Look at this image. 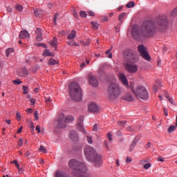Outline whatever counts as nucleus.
<instances>
[{
	"label": "nucleus",
	"mask_w": 177,
	"mask_h": 177,
	"mask_svg": "<svg viewBox=\"0 0 177 177\" xmlns=\"http://www.w3.org/2000/svg\"><path fill=\"white\" fill-rule=\"evenodd\" d=\"M156 24L153 21H147L142 24L140 29L136 26H133L131 30V35L136 39L139 38H147L151 37L157 32V31H162L168 26V18L165 15L159 16L156 18Z\"/></svg>",
	"instance_id": "obj_1"
},
{
	"label": "nucleus",
	"mask_w": 177,
	"mask_h": 177,
	"mask_svg": "<svg viewBox=\"0 0 177 177\" xmlns=\"http://www.w3.org/2000/svg\"><path fill=\"white\" fill-rule=\"evenodd\" d=\"M84 154L86 158L89 162H93L96 167H101L103 165V159L102 155L97 153L95 149L91 146H87L84 148Z\"/></svg>",
	"instance_id": "obj_2"
},
{
	"label": "nucleus",
	"mask_w": 177,
	"mask_h": 177,
	"mask_svg": "<svg viewBox=\"0 0 177 177\" xmlns=\"http://www.w3.org/2000/svg\"><path fill=\"white\" fill-rule=\"evenodd\" d=\"M124 56L126 62H127V63L124 64L126 71L131 73H136L138 71V66L133 64V63H136L138 59H136L133 51L132 50H128L124 53Z\"/></svg>",
	"instance_id": "obj_3"
},
{
	"label": "nucleus",
	"mask_w": 177,
	"mask_h": 177,
	"mask_svg": "<svg viewBox=\"0 0 177 177\" xmlns=\"http://www.w3.org/2000/svg\"><path fill=\"white\" fill-rule=\"evenodd\" d=\"M121 95V87L116 83H111L106 89V97L109 100H115Z\"/></svg>",
	"instance_id": "obj_4"
},
{
	"label": "nucleus",
	"mask_w": 177,
	"mask_h": 177,
	"mask_svg": "<svg viewBox=\"0 0 177 177\" xmlns=\"http://www.w3.org/2000/svg\"><path fill=\"white\" fill-rule=\"evenodd\" d=\"M69 95L75 102H80L82 100V90L80 85L76 82L71 83L69 86Z\"/></svg>",
	"instance_id": "obj_5"
},
{
	"label": "nucleus",
	"mask_w": 177,
	"mask_h": 177,
	"mask_svg": "<svg viewBox=\"0 0 177 177\" xmlns=\"http://www.w3.org/2000/svg\"><path fill=\"white\" fill-rule=\"evenodd\" d=\"M131 91L138 100H146L149 97V93L143 86H138L136 88H131Z\"/></svg>",
	"instance_id": "obj_6"
},
{
	"label": "nucleus",
	"mask_w": 177,
	"mask_h": 177,
	"mask_svg": "<svg viewBox=\"0 0 177 177\" xmlns=\"http://www.w3.org/2000/svg\"><path fill=\"white\" fill-rule=\"evenodd\" d=\"M138 50L142 57L145 60H150V55H149V53H147V48L145 47L143 45H138Z\"/></svg>",
	"instance_id": "obj_7"
},
{
	"label": "nucleus",
	"mask_w": 177,
	"mask_h": 177,
	"mask_svg": "<svg viewBox=\"0 0 177 177\" xmlns=\"http://www.w3.org/2000/svg\"><path fill=\"white\" fill-rule=\"evenodd\" d=\"M77 130L80 132H82V133H86V130L84 127V118L80 117L77 119V124L76 125Z\"/></svg>",
	"instance_id": "obj_8"
},
{
	"label": "nucleus",
	"mask_w": 177,
	"mask_h": 177,
	"mask_svg": "<svg viewBox=\"0 0 177 177\" xmlns=\"http://www.w3.org/2000/svg\"><path fill=\"white\" fill-rule=\"evenodd\" d=\"M65 115L63 113L59 114L57 120V127L60 129L66 128Z\"/></svg>",
	"instance_id": "obj_9"
},
{
	"label": "nucleus",
	"mask_w": 177,
	"mask_h": 177,
	"mask_svg": "<svg viewBox=\"0 0 177 177\" xmlns=\"http://www.w3.org/2000/svg\"><path fill=\"white\" fill-rule=\"evenodd\" d=\"M99 110H100L99 106H97V104H96V103L91 102L88 104V111L90 113H97V111H99Z\"/></svg>",
	"instance_id": "obj_10"
},
{
	"label": "nucleus",
	"mask_w": 177,
	"mask_h": 177,
	"mask_svg": "<svg viewBox=\"0 0 177 177\" xmlns=\"http://www.w3.org/2000/svg\"><path fill=\"white\" fill-rule=\"evenodd\" d=\"M119 80L122 83V85L125 88H128L129 86L128 85V80H127V76L124 75L123 73H119L118 74Z\"/></svg>",
	"instance_id": "obj_11"
},
{
	"label": "nucleus",
	"mask_w": 177,
	"mask_h": 177,
	"mask_svg": "<svg viewBox=\"0 0 177 177\" xmlns=\"http://www.w3.org/2000/svg\"><path fill=\"white\" fill-rule=\"evenodd\" d=\"M89 84L91 86H94L96 88L97 85H99V82H97V79L95 77V76L90 75L88 78Z\"/></svg>",
	"instance_id": "obj_12"
},
{
	"label": "nucleus",
	"mask_w": 177,
	"mask_h": 177,
	"mask_svg": "<svg viewBox=\"0 0 177 177\" xmlns=\"http://www.w3.org/2000/svg\"><path fill=\"white\" fill-rule=\"evenodd\" d=\"M36 40L38 41V42H41V41H42V31L41 30V28H37L36 29Z\"/></svg>",
	"instance_id": "obj_13"
},
{
	"label": "nucleus",
	"mask_w": 177,
	"mask_h": 177,
	"mask_svg": "<svg viewBox=\"0 0 177 177\" xmlns=\"http://www.w3.org/2000/svg\"><path fill=\"white\" fill-rule=\"evenodd\" d=\"M30 38V33L27 30H22L19 34V39H26Z\"/></svg>",
	"instance_id": "obj_14"
},
{
	"label": "nucleus",
	"mask_w": 177,
	"mask_h": 177,
	"mask_svg": "<svg viewBox=\"0 0 177 177\" xmlns=\"http://www.w3.org/2000/svg\"><path fill=\"white\" fill-rule=\"evenodd\" d=\"M125 17H127V13L125 12H123L119 15L118 21H120V26H122V23H124V20H125Z\"/></svg>",
	"instance_id": "obj_15"
},
{
	"label": "nucleus",
	"mask_w": 177,
	"mask_h": 177,
	"mask_svg": "<svg viewBox=\"0 0 177 177\" xmlns=\"http://www.w3.org/2000/svg\"><path fill=\"white\" fill-rule=\"evenodd\" d=\"M70 138L72 140H77L78 138V133L75 131H71L70 134Z\"/></svg>",
	"instance_id": "obj_16"
},
{
	"label": "nucleus",
	"mask_w": 177,
	"mask_h": 177,
	"mask_svg": "<svg viewBox=\"0 0 177 177\" xmlns=\"http://www.w3.org/2000/svg\"><path fill=\"white\" fill-rule=\"evenodd\" d=\"M124 100L127 102H132L133 100V95L131 93H127L124 97Z\"/></svg>",
	"instance_id": "obj_17"
},
{
	"label": "nucleus",
	"mask_w": 177,
	"mask_h": 177,
	"mask_svg": "<svg viewBox=\"0 0 177 177\" xmlns=\"http://www.w3.org/2000/svg\"><path fill=\"white\" fill-rule=\"evenodd\" d=\"M139 139H140V138L136 137L135 140L133 141L132 144L131 145L130 151H132V150H133V148L135 147V146H136V144L138 143V142H139Z\"/></svg>",
	"instance_id": "obj_18"
},
{
	"label": "nucleus",
	"mask_w": 177,
	"mask_h": 177,
	"mask_svg": "<svg viewBox=\"0 0 177 177\" xmlns=\"http://www.w3.org/2000/svg\"><path fill=\"white\" fill-rule=\"evenodd\" d=\"M73 120H74V117L73 115H67L66 118H64V121L66 124L68 122H73Z\"/></svg>",
	"instance_id": "obj_19"
},
{
	"label": "nucleus",
	"mask_w": 177,
	"mask_h": 177,
	"mask_svg": "<svg viewBox=\"0 0 177 177\" xmlns=\"http://www.w3.org/2000/svg\"><path fill=\"white\" fill-rule=\"evenodd\" d=\"M48 64L49 66H55V64H59V61L54 59L53 58H50L48 60Z\"/></svg>",
	"instance_id": "obj_20"
},
{
	"label": "nucleus",
	"mask_w": 177,
	"mask_h": 177,
	"mask_svg": "<svg viewBox=\"0 0 177 177\" xmlns=\"http://www.w3.org/2000/svg\"><path fill=\"white\" fill-rule=\"evenodd\" d=\"M51 46H54L55 48H57V45L59 43L57 42V39L56 37H53V40L50 41Z\"/></svg>",
	"instance_id": "obj_21"
},
{
	"label": "nucleus",
	"mask_w": 177,
	"mask_h": 177,
	"mask_svg": "<svg viewBox=\"0 0 177 177\" xmlns=\"http://www.w3.org/2000/svg\"><path fill=\"white\" fill-rule=\"evenodd\" d=\"M75 30H72L71 33L69 35H68V39H74V38H75Z\"/></svg>",
	"instance_id": "obj_22"
},
{
	"label": "nucleus",
	"mask_w": 177,
	"mask_h": 177,
	"mask_svg": "<svg viewBox=\"0 0 177 177\" xmlns=\"http://www.w3.org/2000/svg\"><path fill=\"white\" fill-rule=\"evenodd\" d=\"M176 129V126L175 125H171L170 126L168 129H167V132L169 133H172V132H174L175 130Z\"/></svg>",
	"instance_id": "obj_23"
},
{
	"label": "nucleus",
	"mask_w": 177,
	"mask_h": 177,
	"mask_svg": "<svg viewBox=\"0 0 177 177\" xmlns=\"http://www.w3.org/2000/svg\"><path fill=\"white\" fill-rule=\"evenodd\" d=\"M55 177H66V174L62 171H57L55 173Z\"/></svg>",
	"instance_id": "obj_24"
},
{
	"label": "nucleus",
	"mask_w": 177,
	"mask_h": 177,
	"mask_svg": "<svg viewBox=\"0 0 177 177\" xmlns=\"http://www.w3.org/2000/svg\"><path fill=\"white\" fill-rule=\"evenodd\" d=\"M92 28L93 30H98L99 29V24L96 22H91Z\"/></svg>",
	"instance_id": "obj_25"
},
{
	"label": "nucleus",
	"mask_w": 177,
	"mask_h": 177,
	"mask_svg": "<svg viewBox=\"0 0 177 177\" xmlns=\"http://www.w3.org/2000/svg\"><path fill=\"white\" fill-rule=\"evenodd\" d=\"M15 10H17V12H22L23 11V6L20 4H17L15 6Z\"/></svg>",
	"instance_id": "obj_26"
},
{
	"label": "nucleus",
	"mask_w": 177,
	"mask_h": 177,
	"mask_svg": "<svg viewBox=\"0 0 177 177\" xmlns=\"http://www.w3.org/2000/svg\"><path fill=\"white\" fill-rule=\"evenodd\" d=\"M12 84L15 85H20V84H23V82H21L20 79H17L12 81Z\"/></svg>",
	"instance_id": "obj_27"
},
{
	"label": "nucleus",
	"mask_w": 177,
	"mask_h": 177,
	"mask_svg": "<svg viewBox=\"0 0 177 177\" xmlns=\"http://www.w3.org/2000/svg\"><path fill=\"white\" fill-rule=\"evenodd\" d=\"M12 52H13V48H8L6 50V56L7 57H9V55H10V53H12Z\"/></svg>",
	"instance_id": "obj_28"
},
{
	"label": "nucleus",
	"mask_w": 177,
	"mask_h": 177,
	"mask_svg": "<svg viewBox=\"0 0 177 177\" xmlns=\"http://www.w3.org/2000/svg\"><path fill=\"white\" fill-rule=\"evenodd\" d=\"M111 50H112V49L110 48V49H109L108 50H106V51L105 52L106 55H108V57H109V59H111V57H113V54L111 53Z\"/></svg>",
	"instance_id": "obj_29"
},
{
	"label": "nucleus",
	"mask_w": 177,
	"mask_h": 177,
	"mask_svg": "<svg viewBox=\"0 0 177 177\" xmlns=\"http://www.w3.org/2000/svg\"><path fill=\"white\" fill-rule=\"evenodd\" d=\"M23 88V93L24 95H27V93H28V87L27 86H22Z\"/></svg>",
	"instance_id": "obj_30"
},
{
	"label": "nucleus",
	"mask_w": 177,
	"mask_h": 177,
	"mask_svg": "<svg viewBox=\"0 0 177 177\" xmlns=\"http://www.w3.org/2000/svg\"><path fill=\"white\" fill-rule=\"evenodd\" d=\"M44 56H53L49 51V50H45L43 53Z\"/></svg>",
	"instance_id": "obj_31"
},
{
	"label": "nucleus",
	"mask_w": 177,
	"mask_h": 177,
	"mask_svg": "<svg viewBox=\"0 0 177 177\" xmlns=\"http://www.w3.org/2000/svg\"><path fill=\"white\" fill-rule=\"evenodd\" d=\"M133 6H135V2L133 1H130L127 4V8H133Z\"/></svg>",
	"instance_id": "obj_32"
},
{
	"label": "nucleus",
	"mask_w": 177,
	"mask_h": 177,
	"mask_svg": "<svg viewBox=\"0 0 177 177\" xmlns=\"http://www.w3.org/2000/svg\"><path fill=\"white\" fill-rule=\"evenodd\" d=\"M39 151H41V153H46L47 150L46 148H45V147L41 145L39 149Z\"/></svg>",
	"instance_id": "obj_33"
},
{
	"label": "nucleus",
	"mask_w": 177,
	"mask_h": 177,
	"mask_svg": "<svg viewBox=\"0 0 177 177\" xmlns=\"http://www.w3.org/2000/svg\"><path fill=\"white\" fill-rule=\"evenodd\" d=\"M166 98L171 104H174V98H171V97L168 95H166Z\"/></svg>",
	"instance_id": "obj_34"
},
{
	"label": "nucleus",
	"mask_w": 177,
	"mask_h": 177,
	"mask_svg": "<svg viewBox=\"0 0 177 177\" xmlns=\"http://www.w3.org/2000/svg\"><path fill=\"white\" fill-rule=\"evenodd\" d=\"M22 73H23V76L24 77H26V75H28V71H27V68H24L23 70H22Z\"/></svg>",
	"instance_id": "obj_35"
},
{
	"label": "nucleus",
	"mask_w": 177,
	"mask_h": 177,
	"mask_svg": "<svg viewBox=\"0 0 177 177\" xmlns=\"http://www.w3.org/2000/svg\"><path fill=\"white\" fill-rule=\"evenodd\" d=\"M80 17H86V16H88V15L84 11H80Z\"/></svg>",
	"instance_id": "obj_36"
},
{
	"label": "nucleus",
	"mask_w": 177,
	"mask_h": 177,
	"mask_svg": "<svg viewBox=\"0 0 177 177\" xmlns=\"http://www.w3.org/2000/svg\"><path fill=\"white\" fill-rule=\"evenodd\" d=\"M33 115H34V118H35V119L36 120L39 119V116H38V111H35L33 113Z\"/></svg>",
	"instance_id": "obj_37"
},
{
	"label": "nucleus",
	"mask_w": 177,
	"mask_h": 177,
	"mask_svg": "<svg viewBox=\"0 0 177 177\" xmlns=\"http://www.w3.org/2000/svg\"><path fill=\"white\" fill-rule=\"evenodd\" d=\"M82 44L85 46H88L91 44V39H87L86 41L82 42Z\"/></svg>",
	"instance_id": "obj_38"
},
{
	"label": "nucleus",
	"mask_w": 177,
	"mask_h": 177,
	"mask_svg": "<svg viewBox=\"0 0 177 177\" xmlns=\"http://www.w3.org/2000/svg\"><path fill=\"white\" fill-rule=\"evenodd\" d=\"M177 15V7L171 12V16L175 17Z\"/></svg>",
	"instance_id": "obj_39"
},
{
	"label": "nucleus",
	"mask_w": 177,
	"mask_h": 177,
	"mask_svg": "<svg viewBox=\"0 0 177 177\" xmlns=\"http://www.w3.org/2000/svg\"><path fill=\"white\" fill-rule=\"evenodd\" d=\"M86 139H87L88 143H89L90 145L93 143V140H92V137L87 136Z\"/></svg>",
	"instance_id": "obj_40"
},
{
	"label": "nucleus",
	"mask_w": 177,
	"mask_h": 177,
	"mask_svg": "<svg viewBox=\"0 0 177 177\" xmlns=\"http://www.w3.org/2000/svg\"><path fill=\"white\" fill-rule=\"evenodd\" d=\"M102 21L104 23V21H109V17L107 16H102Z\"/></svg>",
	"instance_id": "obj_41"
},
{
	"label": "nucleus",
	"mask_w": 177,
	"mask_h": 177,
	"mask_svg": "<svg viewBox=\"0 0 177 177\" xmlns=\"http://www.w3.org/2000/svg\"><path fill=\"white\" fill-rule=\"evenodd\" d=\"M64 35H66V32H64V30L58 33V37H59V38L64 37Z\"/></svg>",
	"instance_id": "obj_42"
},
{
	"label": "nucleus",
	"mask_w": 177,
	"mask_h": 177,
	"mask_svg": "<svg viewBox=\"0 0 177 177\" xmlns=\"http://www.w3.org/2000/svg\"><path fill=\"white\" fill-rule=\"evenodd\" d=\"M127 123V121H119L118 122V124L120 125V127H124L125 124Z\"/></svg>",
	"instance_id": "obj_43"
},
{
	"label": "nucleus",
	"mask_w": 177,
	"mask_h": 177,
	"mask_svg": "<svg viewBox=\"0 0 177 177\" xmlns=\"http://www.w3.org/2000/svg\"><path fill=\"white\" fill-rule=\"evenodd\" d=\"M122 26V25H120V24H118V25L115 28L116 32H120V29L121 28Z\"/></svg>",
	"instance_id": "obj_44"
},
{
	"label": "nucleus",
	"mask_w": 177,
	"mask_h": 177,
	"mask_svg": "<svg viewBox=\"0 0 177 177\" xmlns=\"http://www.w3.org/2000/svg\"><path fill=\"white\" fill-rule=\"evenodd\" d=\"M150 167H151V163H147V164L144 165L145 169H149V168H150Z\"/></svg>",
	"instance_id": "obj_45"
},
{
	"label": "nucleus",
	"mask_w": 177,
	"mask_h": 177,
	"mask_svg": "<svg viewBox=\"0 0 177 177\" xmlns=\"http://www.w3.org/2000/svg\"><path fill=\"white\" fill-rule=\"evenodd\" d=\"M106 136H107V138L109 139V142H111V140H113V138H111V133H108Z\"/></svg>",
	"instance_id": "obj_46"
},
{
	"label": "nucleus",
	"mask_w": 177,
	"mask_h": 177,
	"mask_svg": "<svg viewBox=\"0 0 177 177\" xmlns=\"http://www.w3.org/2000/svg\"><path fill=\"white\" fill-rule=\"evenodd\" d=\"M37 46H42V48H47L46 44H42V43H38V44H37Z\"/></svg>",
	"instance_id": "obj_47"
},
{
	"label": "nucleus",
	"mask_w": 177,
	"mask_h": 177,
	"mask_svg": "<svg viewBox=\"0 0 177 177\" xmlns=\"http://www.w3.org/2000/svg\"><path fill=\"white\" fill-rule=\"evenodd\" d=\"M11 164H15V167H17V168H19L20 167L19 165V163L17 162V160H14V161L11 162Z\"/></svg>",
	"instance_id": "obj_48"
},
{
	"label": "nucleus",
	"mask_w": 177,
	"mask_h": 177,
	"mask_svg": "<svg viewBox=\"0 0 177 177\" xmlns=\"http://www.w3.org/2000/svg\"><path fill=\"white\" fill-rule=\"evenodd\" d=\"M126 162H127V163L132 162V158L127 156V158L126 159Z\"/></svg>",
	"instance_id": "obj_49"
},
{
	"label": "nucleus",
	"mask_w": 177,
	"mask_h": 177,
	"mask_svg": "<svg viewBox=\"0 0 177 177\" xmlns=\"http://www.w3.org/2000/svg\"><path fill=\"white\" fill-rule=\"evenodd\" d=\"M18 145L19 147H21V146H23V140L21 138L19 140Z\"/></svg>",
	"instance_id": "obj_50"
},
{
	"label": "nucleus",
	"mask_w": 177,
	"mask_h": 177,
	"mask_svg": "<svg viewBox=\"0 0 177 177\" xmlns=\"http://www.w3.org/2000/svg\"><path fill=\"white\" fill-rule=\"evenodd\" d=\"M127 131H128L129 132H133V128H132L131 126H129V127H127Z\"/></svg>",
	"instance_id": "obj_51"
},
{
	"label": "nucleus",
	"mask_w": 177,
	"mask_h": 177,
	"mask_svg": "<svg viewBox=\"0 0 177 177\" xmlns=\"http://www.w3.org/2000/svg\"><path fill=\"white\" fill-rule=\"evenodd\" d=\"M18 172L19 174H23V172H24V169H23V167L21 168H18Z\"/></svg>",
	"instance_id": "obj_52"
},
{
	"label": "nucleus",
	"mask_w": 177,
	"mask_h": 177,
	"mask_svg": "<svg viewBox=\"0 0 177 177\" xmlns=\"http://www.w3.org/2000/svg\"><path fill=\"white\" fill-rule=\"evenodd\" d=\"M6 9L7 12H8L9 13H12V8L10 6H7Z\"/></svg>",
	"instance_id": "obj_53"
},
{
	"label": "nucleus",
	"mask_w": 177,
	"mask_h": 177,
	"mask_svg": "<svg viewBox=\"0 0 177 177\" xmlns=\"http://www.w3.org/2000/svg\"><path fill=\"white\" fill-rule=\"evenodd\" d=\"M57 17H59V14H56L55 17H54V24L55 26H56V19H57Z\"/></svg>",
	"instance_id": "obj_54"
},
{
	"label": "nucleus",
	"mask_w": 177,
	"mask_h": 177,
	"mask_svg": "<svg viewBox=\"0 0 177 177\" xmlns=\"http://www.w3.org/2000/svg\"><path fill=\"white\" fill-rule=\"evenodd\" d=\"M34 15L36 16H39V11L38 10H35Z\"/></svg>",
	"instance_id": "obj_55"
},
{
	"label": "nucleus",
	"mask_w": 177,
	"mask_h": 177,
	"mask_svg": "<svg viewBox=\"0 0 177 177\" xmlns=\"http://www.w3.org/2000/svg\"><path fill=\"white\" fill-rule=\"evenodd\" d=\"M36 131H37L38 133H41V127L39 126L36 127Z\"/></svg>",
	"instance_id": "obj_56"
},
{
	"label": "nucleus",
	"mask_w": 177,
	"mask_h": 177,
	"mask_svg": "<svg viewBox=\"0 0 177 177\" xmlns=\"http://www.w3.org/2000/svg\"><path fill=\"white\" fill-rule=\"evenodd\" d=\"M30 103H32V106H34V104H35V99L31 98Z\"/></svg>",
	"instance_id": "obj_57"
},
{
	"label": "nucleus",
	"mask_w": 177,
	"mask_h": 177,
	"mask_svg": "<svg viewBox=\"0 0 177 177\" xmlns=\"http://www.w3.org/2000/svg\"><path fill=\"white\" fill-rule=\"evenodd\" d=\"M17 120H20L21 118V115H20V113L19 112H17Z\"/></svg>",
	"instance_id": "obj_58"
},
{
	"label": "nucleus",
	"mask_w": 177,
	"mask_h": 177,
	"mask_svg": "<svg viewBox=\"0 0 177 177\" xmlns=\"http://www.w3.org/2000/svg\"><path fill=\"white\" fill-rule=\"evenodd\" d=\"M153 90L154 92L157 93L158 91V87L157 86H154Z\"/></svg>",
	"instance_id": "obj_59"
},
{
	"label": "nucleus",
	"mask_w": 177,
	"mask_h": 177,
	"mask_svg": "<svg viewBox=\"0 0 177 177\" xmlns=\"http://www.w3.org/2000/svg\"><path fill=\"white\" fill-rule=\"evenodd\" d=\"M88 16H95V12H93L92 11H89V12H88Z\"/></svg>",
	"instance_id": "obj_60"
},
{
	"label": "nucleus",
	"mask_w": 177,
	"mask_h": 177,
	"mask_svg": "<svg viewBox=\"0 0 177 177\" xmlns=\"http://www.w3.org/2000/svg\"><path fill=\"white\" fill-rule=\"evenodd\" d=\"M46 103H50V97H48L45 98Z\"/></svg>",
	"instance_id": "obj_61"
},
{
	"label": "nucleus",
	"mask_w": 177,
	"mask_h": 177,
	"mask_svg": "<svg viewBox=\"0 0 177 177\" xmlns=\"http://www.w3.org/2000/svg\"><path fill=\"white\" fill-rule=\"evenodd\" d=\"M73 15L76 19H78V14L77 13V12L74 11Z\"/></svg>",
	"instance_id": "obj_62"
},
{
	"label": "nucleus",
	"mask_w": 177,
	"mask_h": 177,
	"mask_svg": "<svg viewBox=\"0 0 177 177\" xmlns=\"http://www.w3.org/2000/svg\"><path fill=\"white\" fill-rule=\"evenodd\" d=\"M163 111L165 113V115H166L167 117L168 115V111H167V109L165 108L163 109Z\"/></svg>",
	"instance_id": "obj_63"
},
{
	"label": "nucleus",
	"mask_w": 177,
	"mask_h": 177,
	"mask_svg": "<svg viewBox=\"0 0 177 177\" xmlns=\"http://www.w3.org/2000/svg\"><path fill=\"white\" fill-rule=\"evenodd\" d=\"M150 146H151V143L148 142L146 145H145V149H150Z\"/></svg>",
	"instance_id": "obj_64"
}]
</instances>
